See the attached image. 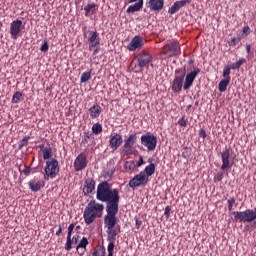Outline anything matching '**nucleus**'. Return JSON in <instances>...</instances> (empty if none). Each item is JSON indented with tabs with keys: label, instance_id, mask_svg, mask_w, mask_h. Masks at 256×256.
<instances>
[{
	"label": "nucleus",
	"instance_id": "obj_1",
	"mask_svg": "<svg viewBox=\"0 0 256 256\" xmlns=\"http://www.w3.org/2000/svg\"><path fill=\"white\" fill-rule=\"evenodd\" d=\"M96 199L101 201V203H106L107 214L104 216V225L107 229V241L109 242L107 246V256H113L117 235L121 233V225L117 224L119 221L117 218V214L119 213V201H121L119 189L113 188L107 181H102L97 186ZM92 256H106L105 248H95Z\"/></svg>",
	"mask_w": 256,
	"mask_h": 256
},
{
	"label": "nucleus",
	"instance_id": "obj_2",
	"mask_svg": "<svg viewBox=\"0 0 256 256\" xmlns=\"http://www.w3.org/2000/svg\"><path fill=\"white\" fill-rule=\"evenodd\" d=\"M104 210L105 205L95 200H91L83 212V219L86 225H91V223H95V219L103 217Z\"/></svg>",
	"mask_w": 256,
	"mask_h": 256
},
{
	"label": "nucleus",
	"instance_id": "obj_3",
	"mask_svg": "<svg viewBox=\"0 0 256 256\" xmlns=\"http://www.w3.org/2000/svg\"><path fill=\"white\" fill-rule=\"evenodd\" d=\"M232 215H234L235 223H253L256 219V207L244 211H234Z\"/></svg>",
	"mask_w": 256,
	"mask_h": 256
},
{
	"label": "nucleus",
	"instance_id": "obj_4",
	"mask_svg": "<svg viewBox=\"0 0 256 256\" xmlns=\"http://www.w3.org/2000/svg\"><path fill=\"white\" fill-rule=\"evenodd\" d=\"M59 171V161H57V159L52 158L46 161L44 168V180L49 181V179H55V177L59 175Z\"/></svg>",
	"mask_w": 256,
	"mask_h": 256
},
{
	"label": "nucleus",
	"instance_id": "obj_5",
	"mask_svg": "<svg viewBox=\"0 0 256 256\" xmlns=\"http://www.w3.org/2000/svg\"><path fill=\"white\" fill-rule=\"evenodd\" d=\"M185 81V68L175 70V77L171 85L173 93H181L183 91V83Z\"/></svg>",
	"mask_w": 256,
	"mask_h": 256
},
{
	"label": "nucleus",
	"instance_id": "obj_6",
	"mask_svg": "<svg viewBox=\"0 0 256 256\" xmlns=\"http://www.w3.org/2000/svg\"><path fill=\"white\" fill-rule=\"evenodd\" d=\"M162 53L167 57H177L178 55H181V45H179L178 41L166 44L162 48Z\"/></svg>",
	"mask_w": 256,
	"mask_h": 256
},
{
	"label": "nucleus",
	"instance_id": "obj_7",
	"mask_svg": "<svg viewBox=\"0 0 256 256\" xmlns=\"http://www.w3.org/2000/svg\"><path fill=\"white\" fill-rule=\"evenodd\" d=\"M149 183V177L145 172L141 171L139 174H136L128 183L130 189H135L136 187H143Z\"/></svg>",
	"mask_w": 256,
	"mask_h": 256
},
{
	"label": "nucleus",
	"instance_id": "obj_8",
	"mask_svg": "<svg viewBox=\"0 0 256 256\" xmlns=\"http://www.w3.org/2000/svg\"><path fill=\"white\" fill-rule=\"evenodd\" d=\"M140 141L141 145H143V147H146L148 151H155L157 147V136H154L150 133L143 134L140 138Z\"/></svg>",
	"mask_w": 256,
	"mask_h": 256
},
{
	"label": "nucleus",
	"instance_id": "obj_9",
	"mask_svg": "<svg viewBox=\"0 0 256 256\" xmlns=\"http://www.w3.org/2000/svg\"><path fill=\"white\" fill-rule=\"evenodd\" d=\"M222 165L220 169L222 171H229L233 167V161L231 160V149L225 147V149L220 153Z\"/></svg>",
	"mask_w": 256,
	"mask_h": 256
},
{
	"label": "nucleus",
	"instance_id": "obj_10",
	"mask_svg": "<svg viewBox=\"0 0 256 256\" xmlns=\"http://www.w3.org/2000/svg\"><path fill=\"white\" fill-rule=\"evenodd\" d=\"M201 73V68H194L192 71L188 72L184 77V85L183 89L184 91H187L193 87V83L195 82V79H197V76Z\"/></svg>",
	"mask_w": 256,
	"mask_h": 256
},
{
	"label": "nucleus",
	"instance_id": "obj_11",
	"mask_svg": "<svg viewBox=\"0 0 256 256\" xmlns=\"http://www.w3.org/2000/svg\"><path fill=\"white\" fill-rule=\"evenodd\" d=\"M137 60L138 67H140V69H143L145 67H149V63L153 61V55L147 50H142L137 55Z\"/></svg>",
	"mask_w": 256,
	"mask_h": 256
},
{
	"label": "nucleus",
	"instance_id": "obj_12",
	"mask_svg": "<svg viewBox=\"0 0 256 256\" xmlns=\"http://www.w3.org/2000/svg\"><path fill=\"white\" fill-rule=\"evenodd\" d=\"M88 163L87 154H85V152H81L74 160V170L76 172L83 171V169H87Z\"/></svg>",
	"mask_w": 256,
	"mask_h": 256
},
{
	"label": "nucleus",
	"instance_id": "obj_13",
	"mask_svg": "<svg viewBox=\"0 0 256 256\" xmlns=\"http://www.w3.org/2000/svg\"><path fill=\"white\" fill-rule=\"evenodd\" d=\"M135 143H137V134H130L128 138L124 140L123 151L126 155H133Z\"/></svg>",
	"mask_w": 256,
	"mask_h": 256
},
{
	"label": "nucleus",
	"instance_id": "obj_14",
	"mask_svg": "<svg viewBox=\"0 0 256 256\" xmlns=\"http://www.w3.org/2000/svg\"><path fill=\"white\" fill-rule=\"evenodd\" d=\"M144 46L145 42L143 41V37H141L140 35H136L126 46V49H128V51H137V49H143Z\"/></svg>",
	"mask_w": 256,
	"mask_h": 256
},
{
	"label": "nucleus",
	"instance_id": "obj_15",
	"mask_svg": "<svg viewBox=\"0 0 256 256\" xmlns=\"http://www.w3.org/2000/svg\"><path fill=\"white\" fill-rule=\"evenodd\" d=\"M23 27V21L16 19L12 21L10 24V35L12 39H17L19 37V33H21Z\"/></svg>",
	"mask_w": 256,
	"mask_h": 256
},
{
	"label": "nucleus",
	"instance_id": "obj_16",
	"mask_svg": "<svg viewBox=\"0 0 256 256\" xmlns=\"http://www.w3.org/2000/svg\"><path fill=\"white\" fill-rule=\"evenodd\" d=\"M123 144V136L119 133H112L110 135V140H109V147L110 149H113V151H117L118 147H121Z\"/></svg>",
	"mask_w": 256,
	"mask_h": 256
},
{
	"label": "nucleus",
	"instance_id": "obj_17",
	"mask_svg": "<svg viewBox=\"0 0 256 256\" xmlns=\"http://www.w3.org/2000/svg\"><path fill=\"white\" fill-rule=\"evenodd\" d=\"M146 5L150 11L160 13V11H163V8L165 7V0H149Z\"/></svg>",
	"mask_w": 256,
	"mask_h": 256
},
{
	"label": "nucleus",
	"instance_id": "obj_18",
	"mask_svg": "<svg viewBox=\"0 0 256 256\" xmlns=\"http://www.w3.org/2000/svg\"><path fill=\"white\" fill-rule=\"evenodd\" d=\"M101 43V38L97 31H91L90 36L88 38L89 51H93L97 45Z\"/></svg>",
	"mask_w": 256,
	"mask_h": 256
},
{
	"label": "nucleus",
	"instance_id": "obj_19",
	"mask_svg": "<svg viewBox=\"0 0 256 256\" xmlns=\"http://www.w3.org/2000/svg\"><path fill=\"white\" fill-rule=\"evenodd\" d=\"M28 187L33 193H37V191H41L45 187V181L34 178L28 182Z\"/></svg>",
	"mask_w": 256,
	"mask_h": 256
},
{
	"label": "nucleus",
	"instance_id": "obj_20",
	"mask_svg": "<svg viewBox=\"0 0 256 256\" xmlns=\"http://www.w3.org/2000/svg\"><path fill=\"white\" fill-rule=\"evenodd\" d=\"M191 3V0H182V1H176L174 4L168 9L169 15H175L179 9L182 7H185V5H189Z\"/></svg>",
	"mask_w": 256,
	"mask_h": 256
},
{
	"label": "nucleus",
	"instance_id": "obj_21",
	"mask_svg": "<svg viewBox=\"0 0 256 256\" xmlns=\"http://www.w3.org/2000/svg\"><path fill=\"white\" fill-rule=\"evenodd\" d=\"M95 191V180L93 178H87L84 182L83 193L84 195H91Z\"/></svg>",
	"mask_w": 256,
	"mask_h": 256
},
{
	"label": "nucleus",
	"instance_id": "obj_22",
	"mask_svg": "<svg viewBox=\"0 0 256 256\" xmlns=\"http://www.w3.org/2000/svg\"><path fill=\"white\" fill-rule=\"evenodd\" d=\"M88 111L91 119H98V117H100L101 113L103 112V109L99 104H94L92 107L89 108Z\"/></svg>",
	"mask_w": 256,
	"mask_h": 256
},
{
	"label": "nucleus",
	"instance_id": "obj_23",
	"mask_svg": "<svg viewBox=\"0 0 256 256\" xmlns=\"http://www.w3.org/2000/svg\"><path fill=\"white\" fill-rule=\"evenodd\" d=\"M79 239H81V236L77 234L73 237L70 236V242L69 238H66L65 251H71V249H73V245H77V243H79Z\"/></svg>",
	"mask_w": 256,
	"mask_h": 256
},
{
	"label": "nucleus",
	"instance_id": "obj_24",
	"mask_svg": "<svg viewBox=\"0 0 256 256\" xmlns=\"http://www.w3.org/2000/svg\"><path fill=\"white\" fill-rule=\"evenodd\" d=\"M143 9V0H140V2H136L133 5H130L126 13H136V11H141Z\"/></svg>",
	"mask_w": 256,
	"mask_h": 256
},
{
	"label": "nucleus",
	"instance_id": "obj_25",
	"mask_svg": "<svg viewBox=\"0 0 256 256\" xmlns=\"http://www.w3.org/2000/svg\"><path fill=\"white\" fill-rule=\"evenodd\" d=\"M40 149L42 151V157L44 160L51 159V157H53V150L51 147H45V145H41Z\"/></svg>",
	"mask_w": 256,
	"mask_h": 256
},
{
	"label": "nucleus",
	"instance_id": "obj_26",
	"mask_svg": "<svg viewBox=\"0 0 256 256\" xmlns=\"http://www.w3.org/2000/svg\"><path fill=\"white\" fill-rule=\"evenodd\" d=\"M229 83H231L229 78L222 79L218 84V91H220V93H225V91H227V87H229Z\"/></svg>",
	"mask_w": 256,
	"mask_h": 256
},
{
	"label": "nucleus",
	"instance_id": "obj_27",
	"mask_svg": "<svg viewBox=\"0 0 256 256\" xmlns=\"http://www.w3.org/2000/svg\"><path fill=\"white\" fill-rule=\"evenodd\" d=\"M135 162L134 161H126L124 164V168L126 173H133L135 171Z\"/></svg>",
	"mask_w": 256,
	"mask_h": 256
},
{
	"label": "nucleus",
	"instance_id": "obj_28",
	"mask_svg": "<svg viewBox=\"0 0 256 256\" xmlns=\"http://www.w3.org/2000/svg\"><path fill=\"white\" fill-rule=\"evenodd\" d=\"M87 245H89V240L87 237H82L76 246V251H79V249H87Z\"/></svg>",
	"mask_w": 256,
	"mask_h": 256
},
{
	"label": "nucleus",
	"instance_id": "obj_29",
	"mask_svg": "<svg viewBox=\"0 0 256 256\" xmlns=\"http://www.w3.org/2000/svg\"><path fill=\"white\" fill-rule=\"evenodd\" d=\"M144 173L147 177H151V175L155 174V164L150 163L148 166L145 167Z\"/></svg>",
	"mask_w": 256,
	"mask_h": 256
},
{
	"label": "nucleus",
	"instance_id": "obj_30",
	"mask_svg": "<svg viewBox=\"0 0 256 256\" xmlns=\"http://www.w3.org/2000/svg\"><path fill=\"white\" fill-rule=\"evenodd\" d=\"M92 133H94V135H99L100 133H103V125H101V123H95L92 126Z\"/></svg>",
	"mask_w": 256,
	"mask_h": 256
},
{
	"label": "nucleus",
	"instance_id": "obj_31",
	"mask_svg": "<svg viewBox=\"0 0 256 256\" xmlns=\"http://www.w3.org/2000/svg\"><path fill=\"white\" fill-rule=\"evenodd\" d=\"M247 63V59L241 58L236 63L230 65L231 69H241V65H245Z\"/></svg>",
	"mask_w": 256,
	"mask_h": 256
},
{
	"label": "nucleus",
	"instance_id": "obj_32",
	"mask_svg": "<svg viewBox=\"0 0 256 256\" xmlns=\"http://www.w3.org/2000/svg\"><path fill=\"white\" fill-rule=\"evenodd\" d=\"M90 79H91V70L83 72L80 77L81 83H87V81H89Z\"/></svg>",
	"mask_w": 256,
	"mask_h": 256
},
{
	"label": "nucleus",
	"instance_id": "obj_33",
	"mask_svg": "<svg viewBox=\"0 0 256 256\" xmlns=\"http://www.w3.org/2000/svg\"><path fill=\"white\" fill-rule=\"evenodd\" d=\"M20 101H23V93L15 92L12 96V102L18 104Z\"/></svg>",
	"mask_w": 256,
	"mask_h": 256
},
{
	"label": "nucleus",
	"instance_id": "obj_34",
	"mask_svg": "<svg viewBox=\"0 0 256 256\" xmlns=\"http://www.w3.org/2000/svg\"><path fill=\"white\" fill-rule=\"evenodd\" d=\"M29 139H31L30 136H25L19 143H18V149H23L24 147H27L29 145Z\"/></svg>",
	"mask_w": 256,
	"mask_h": 256
},
{
	"label": "nucleus",
	"instance_id": "obj_35",
	"mask_svg": "<svg viewBox=\"0 0 256 256\" xmlns=\"http://www.w3.org/2000/svg\"><path fill=\"white\" fill-rule=\"evenodd\" d=\"M231 66H225L224 69H223V77L224 79H228V80H231Z\"/></svg>",
	"mask_w": 256,
	"mask_h": 256
},
{
	"label": "nucleus",
	"instance_id": "obj_36",
	"mask_svg": "<svg viewBox=\"0 0 256 256\" xmlns=\"http://www.w3.org/2000/svg\"><path fill=\"white\" fill-rule=\"evenodd\" d=\"M73 229H75V224L72 223L68 226V233H67V237H66V239H68V243L71 242V237L73 235Z\"/></svg>",
	"mask_w": 256,
	"mask_h": 256
},
{
	"label": "nucleus",
	"instance_id": "obj_37",
	"mask_svg": "<svg viewBox=\"0 0 256 256\" xmlns=\"http://www.w3.org/2000/svg\"><path fill=\"white\" fill-rule=\"evenodd\" d=\"M235 197H231L227 200L228 211H233V206L235 205Z\"/></svg>",
	"mask_w": 256,
	"mask_h": 256
},
{
	"label": "nucleus",
	"instance_id": "obj_38",
	"mask_svg": "<svg viewBox=\"0 0 256 256\" xmlns=\"http://www.w3.org/2000/svg\"><path fill=\"white\" fill-rule=\"evenodd\" d=\"M91 9H95V4H87L84 7L86 17L89 15V13H91Z\"/></svg>",
	"mask_w": 256,
	"mask_h": 256
},
{
	"label": "nucleus",
	"instance_id": "obj_39",
	"mask_svg": "<svg viewBox=\"0 0 256 256\" xmlns=\"http://www.w3.org/2000/svg\"><path fill=\"white\" fill-rule=\"evenodd\" d=\"M40 51H42L43 53H47V51H49V43L47 42V40H44V43L40 47Z\"/></svg>",
	"mask_w": 256,
	"mask_h": 256
},
{
	"label": "nucleus",
	"instance_id": "obj_40",
	"mask_svg": "<svg viewBox=\"0 0 256 256\" xmlns=\"http://www.w3.org/2000/svg\"><path fill=\"white\" fill-rule=\"evenodd\" d=\"M91 137H93V134L91 132H85L82 143H89V139H91Z\"/></svg>",
	"mask_w": 256,
	"mask_h": 256
},
{
	"label": "nucleus",
	"instance_id": "obj_41",
	"mask_svg": "<svg viewBox=\"0 0 256 256\" xmlns=\"http://www.w3.org/2000/svg\"><path fill=\"white\" fill-rule=\"evenodd\" d=\"M241 42V36L236 37V38H232L231 41L229 42L230 47L233 46L235 47V45H237V43Z\"/></svg>",
	"mask_w": 256,
	"mask_h": 256
},
{
	"label": "nucleus",
	"instance_id": "obj_42",
	"mask_svg": "<svg viewBox=\"0 0 256 256\" xmlns=\"http://www.w3.org/2000/svg\"><path fill=\"white\" fill-rule=\"evenodd\" d=\"M20 173L25 174L26 177H29L31 175V168H29V166L25 165V168L21 171V169H19Z\"/></svg>",
	"mask_w": 256,
	"mask_h": 256
},
{
	"label": "nucleus",
	"instance_id": "obj_43",
	"mask_svg": "<svg viewBox=\"0 0 256 256\" xmlns=\"http://www.w3.org/2000/svg\"><path fill=\"white\" fill-rule=\"evenodd\" d=\"M164 217H166V219H169V217H171V206L165 207Z\"/></svg>",
	"mask_w": 256,
	"mask_h": 256
},
{
	"label": "nucleus",
	"instance_id": "obj_44",
	"mask_svg": "<svg viewBox=\"0 0 256 256\" xmlns=\"http://www.w3.org/2000/svg\"><path fill=\"white\" fill-rule=\"evenodd\" d=\"M178 125L180 127H187V120H185V116H183L178 120Z\"/></svg>",
	"mask_w": 256,
	"mask_h": 256
},
{
	"label": "nucleus",
	"instance_id": "obj_45",
	"mask_svg": "<svg viewBox=\"0 0 256 256\" xmlns=\"http://www.w3.org/2000/svg\"><path fill=\"white\" fill-rule=\"evenodd\" d=\"M214 181L219 183V181H223V173L218 172L215 176H214Z\"/></svg>",
	"mask_w": 256,
	"mask_h": 256
},
{
	"label": "nucleus",
	"instance_id": "obj_46",
	"mask_svg": "<svg viewBox=\"0 0 256 256\" xmlns=\"http://www.w3.org/2000/svg\"><path fill=\"white\" fill-rule=\"evenodd\" d=\"M135 221V228L141 229V225H143V221L139 220L137 217L134 218Z\"/></svg>",
	"mask_w": 256,
	"mask_h": 256
},
{
	"label": "nucleus",
	"instance_id": "obj_47",
	"mask_svg": "<svg viewBox=\"0 0 256 256\" xmlns=\"http://www.w3.org/2000/svg\"><path fill=\"white\" fill-rule=\"evenodd\" d=\"M242 32L247 36L251 33V28H249V26H244Z\"/></svg>",
	"mask_w": 256,
	"mask_h": 256
},
{
	"label": "nucleus",
	"instance_id": "obj_48",
	"mask_svg": "<svg viewBox=\"0 0 256 256\" xmlns=\"http://www.w3.org/2000/svg\"><path fill=\"white\" fill-rule=\"evenodd\" d=\"M199 137H201L202 139H206L207 138V132H205V129H200Z\"/></svg>",
	"mask_w": 256,
	"mask_h": 256
},
{
	"label": "nucleus",
	"instance_id": "obj_49",
	"mask_svg": "<svg viewBox=\"0 0 256 256\" xmlns=\"http://www.w3.org/2000/svg\"><path fill=\"white\" fill-rule=\"evenodd\" d=\"M145 161L143 160V156L139 157L138 162L136 163V167H141V165H144Z\"/></svg>",
	"mask_w": 256,
	"mask_h": 256
},
{
	"label": "nucleus",
	"instance_id": "obj_50",
	"mask_svg": "<svg viewBox=\"0 0 256 256\" xmlns=\"http://www.w3.org/2000/svg\"><path fill=\"white\" fill-rule=\"evenodd\" d=\"M63 233V226L62 225H59L58 226V230L56 231L55 233V236L56 237H59V235H61Z\"/></svg>",
	"mask_w": 256,
	"mask_h": 256
},
{
	"label": "nucleus",
	"instance_id": "obj_51",
	"mask_svg": "<svg viewBox=\"0 0 256 256\" xmlns=\"http://www.w3.org/2000/svg\"><path fill=\"white\" fill-rule=\"evenodd\" d=\"M93 55H97V53H99V47H95V48H93Z\"/></svg>",
	"mask_w": 256,
	"mask_h": 256
},
{
	"label": "nucleus",
	"instance_id": "obj_52",
	"mask_svg": "<svg viewBox=\"0 0 256 256\" xmlns=\"http://www.w3.org/2000/svg\"><path fill=\"white\" fill-rule=\"evenodd\" d=\"M246 51L247 53H251V45H246Z\"/></svg>",
	"mask_w": 256,
	"mask_h": 256
},
{
	"label": "nucleus",
	"instance_id": "obj_53",
	"mask_svg": "<svg viewBox=\"0 0 256 256\" xmlns=\"http://www.w3.org/2000/svg\"><path fill=\"white\" fill-rule=\"evenodd\" d=\"M137 1H138V3L141 2V0H128V3H137Z\"/></svg>",
	"mask_w": 256,
	"mask_h": 256
},
{
	"label": "nucleus",
	"instance_id": "obj_54",
	"mask_svg": "<svg viewBox=\"0 0 256 256\" xmlns=\"http://www.w3.org/2000/svg\"><path fill=\"white\" fill-rule=\"evenodd\" d=\"M191 105H188L187 107H186V111H190V109H191Z\"/></svg>",
	"mask_w": 256,
	"mask_h": 256
},
{
	"label": "nucleus",
	"instance_id": "obj_55",
	"mask_svg": "<svg viewBox=\"0 0 256 256\" xmlns=\"http://www.w3.org/2000/svg\"><path fill=\"white\" fill-rule=\"evenodd\" d=\"M76 229H81V226H77Z\"/></svg>",
	"mask_w": 256,
	"mask_h": 256
},
{
	"label": "nucleus",
	"instance_id": "obj_56",
	"mask_svg": "<svg viewBox=\"0 0 256 256\" xmlns=\"http://www.w3.org/2000/svg\"><path fill=\"white\" fill-rule=\"evenodd\" d=\"M190 63H193V61H190Z\"/></svg>",
	"mask_w": 256,
	"mask_h": 256
},
{
	"label": "nucleus",
	"instance_id": "obj_57",
	"mask_svg": "<svg viewBox=\"0 0 256 256\" xmlns=\"http://www.w3.org/2000/svg\"><path fill=\"white\" fill-rule=\"evenodd\" d=\"M0 73H1V69H0Z\"/></svg>",
	"mask_w": 256,
	"mask_h": 256
}]
</instances>
